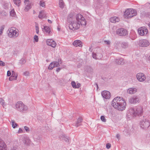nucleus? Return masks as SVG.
<instances>
[{"label": "nucleus", "instance_id": "1", "mask_svg": "<svg viewBox=\"0 0 150 150\" xmlns=\"http://www.w3.org/2000/svg\"><path fill=\"white\" fill-rule=\"evenodd\" d=\"M126 105L124 99L122 97H117L112 100V105L115 108L120 110L125 109Z\"/></svg>", "mask_w": 150, "mask_h": 150}, {"label": "nucleus", "instance_id": "2", "mask_svg": "<svg viewBox=\"0 0 150 150\" xmlns=\"http://www.w3.org/2000/svg\"><path fill=\"white\" fill-rule=\"evenodd\" d=\"M137 14V11L133 9L128 8L127 9L124 13V16L125 18H131Z\"/></svg>", "mask_w": 150, "mask_h": 150}, {"label": "nucleus", "instance_id": "3", "mask_svg": "<svg viewBox=\"0 0 150 150\" xmlns=\"http://www.w3.org/2000/svg\"><path fill=\"white\" fill-rule=\"evenodd\" d=\"M79 20L76 19L75 20L71 21L69 24V28L70 30L73 31L76 30L78 29L80 27V24H79L78 21Z\"/></svg>", "mask_w": 150, "mask_h": 150}, {"label": "nucleus", "instance_id": "4", "mask_svg": "<svg viewBox=\"0 0 150 150\" xmlns=\"http://www.w3.org/2000/svg\"><path fill=\"white\" fill-rule=\"evenodd\" d=\"M16 106L18 110L21 112H25L28 109V107L21 101L17 102Z\"/></svg>", "mask_w": 150, "mask_h": 150}, {"label": "nucleus", "instance_id": "5", "mask_svg": "<svg viewBox=\"0 0 150 150\" xmlns=\"http://www.w3.org/2000/svg\"><path fill=\"white\" fill-rule=\"evenodd\" d=\"M8 36L10 38H16L18 36V30L16 28L12 27L8 29Z\"/></svg>", "mask_w": 150, "mask_h": 150}, {"label": "nucleus", "instance_id": "6", "mask_svg": "<svg viewBox=\"0 0 150 150\" xmlns=\"http://www.w3.org/2000/svg\"><path fill=\"white\" fill-rule=\"evenodd\" d=\"M138 32L140 36H145L147 34L148 30L145 27L142 26L138 29Z\"/></svg>", "mask_w": 150, "mask_h": 150}, {"label": "nucleus", "instance_id": "7", "mask_svg": "<svg viewBox=\"0 0 150 150\" xmlns=\"http://www.w3.org/2000/svg\"><path fill=\"white\" fill-rule=\"evenodd\" d=\"M131 111H133L132 113L133 114H137L138 115H141L143 112L142 108L141 106H138L134 108H132L130 110Z\"/></svg>", "mask_w": 150, "mask_h": 150}, {"label": "nucleus", "instance_id": "8", "mask_svg": "<svg viewBox=\"0 0 150 150\" xmlns=\"http://www.w3.org/2000/svg\"><path fill=\"white\" fill-rule=\"evenodd\" d=\"M139 45L142 47H146L150 44L149 41L146 39H142L139 41Z\"/></svg>", "mask_w": 150, "mask_h": 150}, {"label": "nucleus", "instance_id": "9", "mask_svg": "<svg viewBox=\"0 0 150 150\" xmlns=\"http://www.w3.org/2000/svg\"><path fill=\"white\" fill-rule=\"evenodd\" d=\"M116 33L120 36H123L126 35L127 34V31L124 28H121L117 30Z\"/></svg>", "mask_w": 150, "mask_h": 150}, {"label": "nucleus", "instance_id": "10", "mask_svg": "<svg viewBox=\"0 0 150 150\" xmlns=\"http://www.w3.org/2000/svg\"><path fill=\"white\" fill-rule=\"evenodd\" d=\"M24 3L25 4L24 11L25 12L28 11L31 8V4L29 0H24Z\"/></svg>", "mask_w": 150, "mask_h": 150}, {"label": "nucleus", "instance_id": "11", "mask_svg": "<svg viewBox=\"0 0 150 150\" xmlns=\"http://www.w3.org/2000/svg\"><path fill=\"white\" fill-rule=\"evenodd\" d=\"M137 78L138 80L141 82H142L145 80L146 77L143 73H139L137 74Z\"/></svg>", "mask_w": 150, "mask_h": 150}, {"label": "nucleus", "instance_id": "12", "mask_svg": "<svg viewBox=\"0 0 150 150\" xmlns=\"http://www.w3.org/2000/svg\"><path fill=\"white\" fill-rule=\"evenodd\" d=\"M47 44L54 48L56 46V42L52 39H48L46 41Z\"/></svg>", "mask_w": 150, "mask_h": 150}, {"label": "nucleus", "instance_id": "13", "mask_svg": "<svg viewBox=\"0 0 150 150\" xmlns=\"http://www.w3.org/2000/svg\"><path fill=\"white\" fill-rule=\"evenodd\" d=\"M141 127L143 128H146L150 126V123L149 121L146 120L142 122L140 124Z\"/></svg>", "mask_w": 150, "mask_h": 150}, {"label": "nucleus", "instance_id": "14", "mask_svg": "<svg viewBox=\"0 0 150 150\" xmlns=\"http://www.w3.org/2000/svg\"><path fill=\"white\" fill-rule=\"evenodd\" d=\"M39 18H47V16L46 15V12L45 11H42L40 12L38 15Z\"/></svg>", "mask_w": 150, "mask_h": 150}, {"label": "nucleus", "instance_id": "15", "mask_svg": "<svg viewBox=\"0 0 150 150\" xmlns=\"http://www.w3.org/2000/svg\"><path fill=\"white\" fill-rule=\"evenodd\" d=\"M111 94L108 91H104V98L106 99H109L111 97Z\"/></svg>", "mask_w": 150, "mask_h": 150}, {"label": "nucleus", "instance_id": "16", "mask_svg": "<svg viewBox=\"0 0 150 150\" xmlns=\"http://www.w3.org/2000/svg\"><path fill=\"white\" fill-rule=\"evenodd\" d=\"M43 26V28H42L43 31L46 32L48 34H50L51 32L50 28L49 27L47 26Z\"/></svg>", "mask_w": 150, "mask_h": 150}, {"label": "nucleus", "instance_id": "17", "mask_svg": "<svg viewBox=\"0 0 150 150\" xmlns=\"http://www.w3.org/2000/svg\"><path fill=\"white\" fill-rule=\"evenodd\" d=\"M23 143L26 145H28L30 143V141L29 139L27 137H25L23 139Z\"/></svg>", "mask_w": 150, "mask_h": 150}, {"label": "nucleus", "instance_id": "18", "mask_svg": "<svg viewBox=\"0 0 150 150\" xmlns=\"http://www.w3.org/2000/svg\"><path fill=\"white\" fill-rule=\"evenodd\" d=\"M82 42L80 40H76L73 43V45L76 47H82Z\"/></svg>", "mask_w": 150, "mask_h": 150}, {"label": "nucleus", "instance_id": "19", "mask_svg": "<svg viewBox=\"0 0 150 150\" xmlns=\"http://www.w3.org/2000/svg\"><path fill=\"white\" fill-rule=\"evenodd\" d=\"M93 57L96 59H100L103 57V55L101 54H98L97 56L96 54L94 53V52L92 53Z\"/></svg>", "mask_w": 150, "mask_h": 150}, {"label": "nucleus", "instance_id": "20", "mask_svg": "<svg viewBox=\"0 0 150 150\" xmlns=\"http://www.w3.org/2000/svg\"><path fill=\"white\" fill-rule=\"evenodd\" d=\"M0 150H7L6 145L3 141H1L0 143Z\"/></svg>", "mask_w": 150, "mask_h": 150}, {"label": "nucleus", "instance_id": "21", "mask_svg": "<svg viewBox=\"0 0 150 150\" xmlns=\"http://www.w3.org/2000/svg\"><path fill=\"white\" fill-rule=\"evenodd\" d=\"M137 91V90L136 88H130L128 89L127 90V92L130 94H133Z\"/></svg>", "mask_w": 150, "mask_h": 150}, {"label": "nucleus", "instance_id": "22", "mask_svg": "<svg viewBox=\"0 0 150 150\" xmlns=\"http://www.w3.org/2000/svg\"><path fill=\"white\" fill-rule=\"evenodd\" d=\"M82 120L83 119L81 117H80L77 120V122L75 124V126L76 127H78V126L81 125L80 123L82 122Z\"/></svg>", "mask_w": 150, "mask_h": 150}, {"label": "nucleus", "instance_id": "23", "mask_svg": "<svg viewBox=\"0 0 150 150\" xmlns=\"http://www.w3.org/2000/svg\"><path fill=\"white\" fill-rule=\"evenodd\" d=\"M80 21L78 20V22L80 25L82 26L84 25L85 26L86 24V21L85 19H80Z\"/></svg>", "mask_w": 150, "mask_h": 150}, {"label": "nucleus", "instance_id": "24", "mask_svg": "<svg viewBox=\"0 0 150 150\" xmlns=\"http://www.w3.org/2000/svg\"><path fill=\"white\" fill-rule=\"evenodd\" d=\"M138 101V99L136 98H130L129 100V102L132 103H134L137 102V101Z\"/></svg>", "mask_w": 150, "mask_h": 150}, {"label": "nucleus", "instance_id": "25", "mask_svg": "<svg viewBox=\"0 0 150 150\" xmlns=\"http://www.w3.org/2000/svg\"><path fill=\"white\" fill-rule=\"evenodd\" d=\"M10 15L11 16L14 18L16 17V13L14 9L12 10L10 12Z\"/></svg>", "mask_w": 150, "mask_h": 150}, {"label": "nucleus", "instance_id": "26", "mask_svg": "<svg viewBox=\"0 0 150 150\" xmlns=\"http://www.w3.org/2000/svg\"><path fill=\"white\" fill-rule=\"evenodd\" d=\"M59 7L62 8L64 7V3L62 0H59Z\"/></svg>", "mask_w": 150, "mask_h": 150}, {"label": "nucleus", "instance_id": "27", "mask_svg": "<svg viewBox=\"0 0 150 150\" xmlns=\"http://www.w3.org/2000/svg\"><path fill=\"white\" fill-rule=\"evenodd\" d=\"M53 63V67H58L60 66L59 64V62L57 61H53L52 62Z\"/></svg>", "mask_w": 150, "mask_h": 150}, {"label": "nucleus", "instance_id": "28", "mask_svg": "<svg viewBox=\"0 0 150 150\" xmlns=\"http://www.w3.org/2000/svg\"><path fill=\"white\" fill-rule=\"evenodd\" d=\"M35 27L36 32L37 34H38L39 33V28L38 25L37 23H36V22L35 23Z\"/></svg>", "mask_w": 150, "mask_h": 150}, {"label": "nucleus", "instance_id": "29", "mask_svg": "<svg viewBox=\"0 0 150 150\" xmlns=\"http://www.w3.org/2000/svg\"><path fill=\"white\" fill-rule=\"evenodd\" d=\"M14 3L17 6H19L21 3V0H13Z\"/></svg>", "mask_w": 150, "mask_h": 150}, {"label": "nucleus", "instance_id": "30", "mask_svg": "<svg viewBox=\"0 0 150 150\" xmlns=\"http://www.w3.org/2000/svg\"><path fill=\"white\" fill-rule=\"evenodd\" d=\"M11 122L13 127L14 128H15L17 126V124L15 122L14 120H12Z\"/></svg>", "mask_w": 150, "mask_h": 150}, {"label": "nucleus", "instance_id": "31", "mask_svg": "<svg viewBox=\"0 0 150 150\" xmlns=\"http://www.w3.org/2000/svg\"><path fill=\"white\" fill-rule=\"evenodd\" d=\"M62 139L65 141L66 142H69V139L67 137H66L65 135H62Z\"/></svg>", "mask_w": 150, "mask_h": 150}, {"label": "nucleus", "instance_id": "32", "mask_svg": "<svg viewBox=\"0 0 150 150\" xmlns=\"http://www.w3.org/2000/svg\"><path fill=\"white\" fill-rule=\"evenodd\" d=\"M75 15V13L74 12L71 13L68 15V18H74V16Z\"/></svg>", "mask_w": 150, "mask_h": 150}, {"label": "nucleus", "instance_id": "33", "mask_svg": "<svg viewBox=\"0 0 150 150\" xmlns=\"http://www.w3.org/2000/svg\"><path fill=\"white\" fill-rule=\"evenodd\" d=\"M76 19H82L83 18V16L80 13L77 14L76 16Z\"/></svg>", "mask_w": 150, "mask_h": 150}, {"label": "nucleus", "instance_id": "34", "mask_svg": "<svg viewBox=\"0 0 150 150\" xmlns=\"http://www.w3.org/2000/svg\"><path fill=\"white\" fill-rule=\"evenodd\" d=\"M53 63H52V62H51L50 64L49 65L48 67V69L49 70H51L52 69L54 68V67H53Z\"/></svg>", "mask_w": 150, "mask_h": 150}, {"label": "nucleus", "instance_id": "35", "mask_svg": "<svg viewBox=\"0 0 150 150\" xmlns=\"http://www.w3.org/2000/svg\"><path fill=\"white\" fill-rule=\"evenodd\" d=\"M26 62L24 58H22L20 61L19 63L21 64H23Z\"/></svg>", "mask_w": 150, "mask_h": 150}, {"label": "nucleus", "instance_id": "36", "mask_svg": "<svg viewBox=\"0 0 150 150\" xmlns=\"http://www.w3.org/2000/svg\"><path fill=\"white\" fill-rule=\"evenodd\" d=\"M5 27V26L4 25H3L2 26H1L0 28V35H2L4 29Z\"/></svg>", "mask_w": 150, "mask_h": 150}, {"label": "nucleus", "instance_id": "37", "mask_svg": "<svg viewBox=\"0 0 150 150\" xmlns=\"http://www.w3.org/2000/svg\"><path fill=\"white\" fill-rule=\"evenodd\" d=\"M17 79V76L16 77H13L12 76H11L9 78V81H11L13 80H16Z\"/></svg>", "mask_w": 150, "mask_h": 150}, {"label": "nucleus", "instance_id": "38", "mask_svg": "<svg viewBox=\"0 0 150 150\" xmlns=\"http://www.w3.org/2000/svg\"><path fill=\"white\" fill-rule=\"evenodd\" d=\"M0 103L2 105H4L5 103L4 100L2 98H0Z\"/></svg>", "mask_w": 150, "mask_h": 150}, {"label": "nucleus", "instance_id": "39", "mask_svg": "<svg viewBox=\"0 0 150 150\" xmlns=\"http://www.w3.org/2000/svg\"><path fill=\"white\" fill-rule=\"evenodd\" d=\"M34 40L36 42H38V38L37 35H35L34 37Z\"/></svg>", "mask_w": 150, "mask_h": 150}, {"label": "nucleus", "instance_id": "40", "mask_svg": "<svg viewBox=\"0 0 150 150\" xmlns=\"http://www.w3.org/2000/svg\"><path fill=\"white\" fill-rule=\"evenodd\" d=\"M40 6L42 7H44L45 6V3L44 2L41 1L40 2Z\"/></svg>", "mask_w": 150, "mask_h": 150}, {"label": "nucleus", "instance_id": "41", "mask_svg": "<svg viewBox=\"0 0 150 150\" xmlns=\"http://www.w3.org/2000/svg\"><path fill=\"white\" fill-rule=\"evenodd\" d=\"M71 85L74 88H76V83L74 81H72L71 83Z\"/></svg>", "mask_w": 150, "mask_h": 150}, {"label": "nucleus", "instance_id": "42", "mask_svg": "<svg viewBox=\"0 0 150 150\" xmlns=\"http://www.w3.org/2000/svg\"><path fill=\"white\" fill-rule=\"evenodd\" d=\"M25 130L27 132H29L30 131V129L29 127L26 126H25L24 127Z\"/></svg>", "mask_w": 150, "mask_h": 150}, {"label": "nucleus", "instance_id": "43", "mask_svg": "<svg viewBox=\"0 0 150 150\" xmlns=\"http://www.w3.org/2000/svg\"><path fill=\"white\" fill-rule=\"evenodd\" d=\"M104 42L105 44L108 45H109L110 44V42L109 40L104 41Z\"/></svg>", "mask_w": 150, "mask_h": 150}, {"label": "nucleus", "instance_id": "44", "mask_svg": "<svg viewBox=\"0 0 150 150\" xmlns=\"http://www.w3.org/2000/svg\"><path fill=\"white\" fill-rule=\"evenodd\" d=\"M106 146L107 149H109L111 147V144L110 143H107L106 145Z\"/></svg>", "mask_w": 150, "mask_h": 150}, {"label": "nucleus", "instance_id": "45", "mask_svg": "<svg viewBox=\"0 0 150 150\" xmlns=\"http://www.w3.org/2000/svg\"><path fill=\"white\" fill-rule=\"evenodd\" d=\"M123 60L122 59H120L119 61L118 62V64H122V63Z\"/></svg>", "mask_w": 150, "mask_h": 150}, {"label": "nucleus", "instance_id": "46", "mask_svg": "<svg viewBox=\"0 0 150 150\" xmlns=\"http://www.w3.org/2000/svg\"><path fill=\"white\" fill-rule=\"evenodd\" d=\"M11 76L14 77L16 76L17 77V75H16V74H15V73L13 71H12Z\"/></svg>", "mask_w": 150, "mask_h": 150}, {"label": "nucleus", "instance_id": "47", "mask_svg": "<svg viewBox=\"0 0 150 150\" xmlns=\"http://www.w3.org/2000/svg\"><path fill=\"white\" fill-rule=\"evenodd\" d=\"M110 21L112 23H115L116 22L119 21H116V19H110Z\"/></svg>", "mask_w": 150, "mask_h": 150}, {"label": "nucleus", "instance_id": "48", "mask_svg": "<svg viewBox=\"0 0 150 150\" xmlns=\"http://www.w3.org/2000/svg\"><path fill=\"white\" fill-rule=\"evenodd\" d=\"M5 65V63L1 61H0V65L1 66H4Z\"/></svg>", "mask_w": 150, "mask_h": 150}, {"label": "nucleus", "instance_id": "49", "mask_svg": "<svg viewBox=\"0 0 150 150\" xmlns=\"http://www.w3.org/2000/svg\"><path fill=\"white\" fill-rule=\"evenodd\" d=\"M29 73L28 71H26L23 73V75L25 76H28L29 75Z\"/></svg>", "mask_w": 150, "mask_h": 150}, {"label": "nucleus", "instance_id": "50", "mask_svg": "<svg viewBox=\"0 0 150 150\" xmlns=\"http://www.w3.org/2000/svg\"><path fill=\"white\" fill-rule=\"evenodd\" d=\"M11 73L10 71H8L7 72V76H10V75H11Z\"/></svg>", "mask_w": 150, "mask_h": 150}, {"label": "nucleus", "instance_id": "51", "mask_svg": "<svg viewBox=\"0 0 150 150\" xmlns=\"http://www.w3.org/2000/svg\"><path fill=\"white\" fill-rule=\"evenodd\" d=\"M23 132V131L22 129L21 128H20L18 131V133H21Z\"/></svg>", "mask_w": 150, "mask_h": 150}, {"label": "nucleus", "instance_id": "52", "mask_svg": "<svg viewBox=\"0 0 150 150\" xmlns=\"http://www.w3.org/2000/svg\"><path fill=\"white\" fill-rule=\"evenodd\" d=\"M81 86L80 84L78 83L77 84V85H76V88H79Z\"/></svg>", "mask_w": 150, "mask_h": 150}, {"label": "nucleus", "instance_id": "53", "mask_svg": "<svg viewBox=\"0 0 150 150\" xmlns=\"http://www.w3.org/2000/svg\"><path fill=\"white\" fill-rule=\"evenodd\" d=\"M61 69V68H58L56 70V71L58 72Z\"/></svg>", "mask_w": 150, "mask_h": 150}, {"label": "nucleus", "instance_id": "54", "mask_svg": "<svg viewBox=\"0 0 150 150\" xmlns=\"http://www.w3.org/2000/svg\"><path fill=\"white\" fill-rule=\"evenodd\" d=\"M59 62V64H61L62 63V62H61V59H59L58 60V61L57 62Z\"/></svg>", "mask_w": 150, "mask_h": 150}, {"label": "nucleus", "instance_id": "55", "mask_svg": "<svg viewBox=\"0 0 150 150\" xmlns=\"http://www.w3.org/2000/svg\"><path fill=\"white\" fill-rule=\"evenodd\" d=\"M17 147H14L13 148L11 149V150H15L17 149Z\"/></svg>", "mask_w": 150, "mask_h": 150}, {"label": "nucleus", "instance_id": "56", "mask_svg": "<svg viewBox=\"0 0 150 150\" xmlns=\"http://www.w3.org/2000/svg\"><path fill=\"white\" fill-rule=\"evenodd\" d=\"M57 29V30L58 31H59L60 30V26H58Z\"/></svg>", "mask_w": 150, "mask_h": 150}, {"label": "nucleus", "instance_id": "57", "mask_svg": "<svg viewBox=\"0 0 150 150\" xmlns=\"http://www.w3.org/2000/svg\"><path fill=\"white\" fill-rule=\"evenodd\" d=\"M100 119L102 121H103V115H102L101 116Z\"/></svg>", "mask_w": 150, "mask_h": 150}, {"label": "nucleus", "instance_id": "58", "mask_svg": "<svg viewBox=\"0 0 150 150\" xmlns=\"http://www.w3.org/2000/svg\"><path fill=\"white\" fill-rule=\"evenodd\" d=\"M117 17H112L110 19H117Z\"/></svg>", "mask_w": 150, "mask_h": 150}, {"label": "nucleus", "instance_id": "59", "mask_svg": "<svg viewBox=\"0 0 150 150\" xmlns=\"http://www.w3.org/2000/svg\"><path fill=\"white\" fill-rule=\"evenodd\" d=\"M48 23H52V21L50 19H48Z\"/></svg>", "mask_w": 150, "mask_h": 150}, {"label": "nucleus", "instance_id": "60", "mask_svg": "<svg viewBox=\"0 0 150 150\" xmlns=\"http://www.w3.org/2000/svg\"><path fill=\"white\" fill-rule=\"evenodd\" d=\"M95 85H96V87H97V89H98V86L97 84V83H96Z\"/></svg>", "mask_w": 150, "mask_h": 150}, {"label": "nucleus", "instance_id": "61", "mask_svg": "<svg viewBox=\"0 0 150 150\" xmlns=\"http://www.w3.org/2000/svg\"><path fill=\"white\" fill-rule=\"evenodd\" d=\"M101 95L103 98V91L101 92Z\"/></svg>", "mask_w": 150, "mask_h": 150}, {"label": "nucleus", "instance_id": "62", "mask_svg": "<svg viewBox=\"0 0 150 150\" xmlns=\"http://www.w3.org/2000/svg\"><path fill=\"white\" fill-rule=\"evenodd\" d=\"M149 26V27H150V22L149 23V25H148Z\"/></svg>", "mask_w": 150, "mask_h": 150}, {"label": "nucleus", "instance_id": "63", "mask_svg": "<svg viewBox=\"0 0 150 150\" xmlns=\"http://www.w3.org/2000/svg\"><path fill=\"white\" fill-rule=\"evenodd\" d=\"M149 61H150V56H149Z\"/></svg>", "mask_w": 150, "mask_h": 150}, {"label": "nucleus", "instance_id": "64", "mask_svg": "<svg viewBox=\"0 0 150 150\" xmlns=\"http://www.w3.org/2000/svg\"><path fill=\"white\" fill-rule=\"evenodd\" d=\"M103 120H104V122H105V120L104 118Z\"/></svg>", "mask_w": 150, "mask_h": 150}]
</instances>
